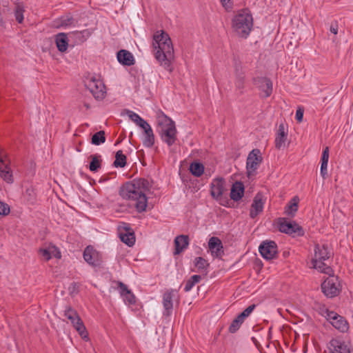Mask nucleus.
<instances>
[{
	"label": "nucleus",
	"mask_w": 353,
	"mask_h": 353,
	"mask_svg": "<svg viewBox=\"0 0 353 353\" xmlns=\"http://www.w3.org/2000/svg\"><path fill=\"white\" fill-rule=\"evenodd\" d=\"M321 289L325 295L328 297L337 296L341 290L338 277L332 274L323 282Z\"/></svg>",
	"instance_id": "39448f33"
},
{
	"label": "nucleus",
	"mask_w": 353,
	"mask_h": 353,
	"mask_svg": "<svg viewBox=\"0 0 353 353\" xmlns=\"http://www.w3.org/2000/svg\"><path fill=\"white\" fill-rule=\"evenodd\" d=\"M38 253L46 261H48L52 257L58 259L61 258V254L59 249L52 243L45 244L43 247L39 249Z\"/></svg>",
	"instance_id": "1a4fd4ad"
},
{
	"label": "nucleus",
	"mask_w": 353,
	"mask_h": 353,
	"mask_svg": "<svg viewBox=\"0 0 353 353\" xmlns=\"http://www.w3.org/2000/svg\"><path fill=\"white\" fill-rule=\"evenodd\" d=\"M235 85L237 89L242 90L245 87V76L243 73L236 74Z\"/></svg>",
	"instance_id": "37998d69"
},
{
	"label": "nucleus",
	"mask_w": 353,
	"mask_h": 353,
	"mask_svg": "<svg viewBox=\"0 0 353 353\" xmlns=\"http://www.w3.org/2000/svg\"><path fill=\"white\" fill-rule=\"evenodd\" d=\"M118 234L121 241L128 246L131 247L134 244V232L127 223L123 222L122 225L119 226Z\"/></svg>",
	"instance_id": "0eeeda50"
},
{
	"label": "nucleus",
	"mask_w": 353,
	"mask_h": 353,
	"mask_svg": "<svg viewBox=\"0 0 353 353\" xmlns=\"http://www.w3.org/2000/svg\"><path fill=\"white\" fill-rule=\"evenodd\" d=\"M127 114L129 118L141 128H144V126H145L146 124L148 123L146 121L142 119L138 114L131 110H128Z\"/></svg>",
	"instance_id": "72a5a7b5"
},
{
	"label": "nucleus",
	"mask_w": 353,
	"mask_h": 353,
	"mask_svg": "<svg viewBox=\"0 0 353 353\" xmlns=\"http://www.w3.org/2000/svg\"><path fill=\"white\" fill-rule=\"evenodd\" d=\"M117 57L118 61L123 65L131 66L135 63L132 54L126 50H120L117 54Z\"/></svg>",
	"instance_id": "a211bd4d"
},
{
	"label": "nucleus",
	"mask_w": 353,
	"mask_h": 353,
	"mask_svg": "<svg viewBox=\"0 0 353 353\" xmlns=\"http://www.w3.org/2000/svg\"><path fill=\"white\" fill-rule=\"evenodd\" d=\"M225 181L223 178H217L212 181L210 185L211 195L212 197L219 199L224 192Z\"/></svg>",
	"instance_id": "f3484780"
},
{
	"label": "nucleus",
	"mask_w": 353,
	"mask_h": 353,
	"mask_svg": "<svg viewBox=\"0 0 353 353\" xmlns=\"http://www.w3.org/2000/svg\"><path fill=\"white\" fill-rule=\"evenodd\" d=\"M194 265L197 268L199 272H204L205 274H207V269L209 267V263L205 259L196 257L194 259Z\"/></svg>",
	"instance_id": "c9c22d12"
},
{
	"label": "nucleus",
	"mask_w": 353,
	"mask_h": 353,
	"mask_svg": "<svg viewBox=\"0 0 353 353\" xmlns=\"http://www.w3.org/2000/svg\"><path fill=\"white\" fill-rule=\"evenodd\" d=\"M332 253L328 250V247L326 245L316 244L314 249V256L313 259L316 260H328Z\"/></svg>",
	"instance_id": "412c9836"
},
{
	"label": "nucleus",
	"mask_w": 353,
	"mask_h": 353,
	"mask_svg": "<svg viewBox=\"0 0 353 353\" xmlns=\"http://www.w3.org/2000/svg\"><path fill=\"white\" fill-rule=\"evenodd\" d=\"M338 29H339V25L337 21H334L332 23L330 31L333 33L334 34H336L338 33Z\"/></svg>",
	"instance_id": "6e6d98bb"
},
{
	"label": "nucleus",
	"mask_w": 353,
	"mask_h": 353,
	"mask_svg": "<svg viewBox=\"0 0 353 353\" xmlns=\"http://www.w3.org/2000/svg\"><path fill=\"white\" fill-rule=\"evenodd\" d=\"M24 197L29 203H34L36 201V192L32 188H27L24 194Z\"/></svg>",
	"instance_id": "79ce46f5"
},
{
	"label": "nucleus",
	"mask_w": 353,
	"mask_h": 353,
	"mask_svg": "<svg viewBox=\"0 0 353 353\" xmlns=\"http://www.w3.org/2000/svg\"><path fill=\"white\" fill-rule=\"evenodd\" d=\"M76 330L83 340L86 341H88L90 340L88 332L84 324L81 325L80 327H77Z\"/></svg>",
	"instance_id": "a18cd8bd"
},
{
	"label": "nucleus",
	"mask_w": 353,
	"mask_h": 353,
	"mask_svg": "<svg viewBox=\"0 0 353 353\" xmlns=\"http://www.w3.org/2000/svg\"><path fill=\"white\" fill-rule=\"evenodd\" d=\"M14 17L16 19V21L19 23H21L23 21V12H24V8L21 4L17 3L15 6L14 8Z\"/></svg>",
	"instance_id": "4c0bfd02"
},
{
	"label": "nucleus",
	"mask_w": 353,
	"mask_h": 353,
	"mask_svg": "<svg viewBox=\"0 0 353 353\" xmlns=\"http://www.w3.org/2000/svg\"><path fill=\"white\" fill-rule=\"evenodd\" d=\"M255 307V305H251L248 306L243 312H241V316H244L245 318L248 317Z\"/></svg>",
	"instance_id": "5fc2aeb1"
},
{
	"label": "nucleus",
	"mask_w": 353,
	"mask_h": 353,
	"mask_svg": "<svg viewBox=\"0 0 353 353\" xmlns=\"http://www.w3.org/2000/svg\"><path fill=\"white\" fill-rule=\"evenodd\" d=\"M222 6L225 9L226 11H231L233 8L232 0H220Z\"/></svg>",
	"instance_id": "09e8293b"
},
{
	"label": "nucleus",
	"mask_w": 353,
	"mask_h": 353,
	"mask_svg": "<svg viewBox=\"0 0 353 353\" xmlns=\"http://www.w3.org/2000/svg\"><path fill=\"white\" fill-rule=\"evenodd\" d=\"M127 163L126 156L124 155L121 150H119L116 152L115 160L113 165L116 168H123L125 166Z\"/></svg>",
	"instance_id": "f704fd0d"
},
{
	"label": "nucleus",
	"mask_w": 353,
	"mask_h": 353,
	"mask_svg": "<svg viewBox=\"0 0 353 353\" xmlns=\"http://www.w3.org/2000/svg\"><path fill=\"white\" fill-rule=\"evenodd\" d=\"M65 316L71 321V323H74V321H77L78 319H81L77 311L70 307H68L65 310Z\"/></svg>",
	"instance_id": "ea45409f"
},
{
	"label": "nucleus",
	"mask_w": 353,
	"mask_h": 353,
	"mask_svg": "<svg viewBox=\"0 0 353 353\" xmlns=\"http://www.w3.org/2000/svg\"><path fill=\"white\" fill-rule=\"evenodd\" d=\"M174 291L171 290L164 293L163 296V305L165 309L163 314L166 316H168L171 314L172 308H173V303L172 299L174 296Z\"/></svg>",
	"instance_id": "aec40b11"
},
{
	"label": "nucleus",
	"mask_w": 353,
	"mask_h": 353,
	"mask_svg": "<svg viewBox=\"0 0 353 353\" xmlns=\"http://www.w3.org/2000/svg\"><path fill=\"white\" fill-rule=\"evenodd\" d=\"M72 324L74 329L77 330V327H80L83 325V323L81 319H78L77 321H75L74 323H72Z\"/></svg>",
	"instance_id": "13d9d810"
},
{
	"label": "nucleus",
	"mask_w": 353,
	"mask_h": 353,
	"mask_svg": "<svg viewBox=\"0 0 353 353\" xmlns=\"http://www.w3.org/2000/svg\"><path fill=\"white\" fill-rule=\"evenodd\" d=\"M11 12L10 9L7 6H4V8L0 10V26H3L5 24V21L3 20V16L8 13Z\"/></svg>",
	"instance_id": "8fccbe9b"
},
{
	"label": "nucleus",
	"mask_w": 353,
	"mask_h": 353,
	"mask_svg": "<svg viewBox=\"0 0 353 353\" xmlns=\"http://www.w3.org/2000/svg\"><path fill=\"white\" fill-rule=\"evenodd\" d=\"M84 260L90 265L96 267L101 263V258L99 253L91 245L85 248L83 252Z\"/></svg>",
	"instance_id": "ddd939ff"
},
{
	"label": "nucleus",
	"mask_w": 353,
	"mask_h": 353,
	"mask_svg": "<svg viewBox=\"0 0 353 353\" xmlns=\"http://www.w3.org/2000/svg\"><path fill=\"white\" fill-rule=\"evenodd\" d=\"M91 161L90 163L89 169L91 172H97L101 167L102 160L99 154H92L90 157Z\"/></svg>",
	"instance_id": "473e14b6"
},
{
	"label": "nucleus",
	"mask_w": 353,
	"mask_h": 353,
	"mask_svg": "<svg viewBox=\"0 0 353 353\" xmlns=\"http://www.w3.org/2000/svg\"><path fill=\"white\" fill-rule=\"evenodd\" d=\"M287 137L288 134L285 132V126L283 123H281L275 139V147L276 149L280 150L285 147Z\"/></svg>",
	"instance_id": "4be33fe9"
},
{
	"label": "nucleus",
	"mask_w": 353,
	"mask_h": 353,
	"mask_svg": "<svg viewBox=\"0 0 353 353\" xmlns=\"http://www.w3.org/2000/svg\"><path fill=\"white\" fill-rule=\"evenodd\" d=\"M265 201V199L261 193L259 192L255 195L250 210L251 219H255L259 213L262 212Z\"/></svg>",
	"instance_id": "dca6fc26"
},
{
	"label": "nucleus",
	"mask_w": 353,
	"mask_h": 353,
	"mask_svg": "<svg viewBox=\"0 0 353 353\" xmlns=\"http://www.w3.org/2000/svg\"><path fill=\"white\" fill-rule=\"evenodd\" d=\"M259 252L266 260H271L277 254V246L274 241H263L259 246Z\"/></svg>",
	"instance_id": "f8f14e48"
},
{
	"label": "nucleus",
	"mask_w": 353,
	"mask_h": 353,
	"mask_svg": "<svg viewBox=\"0 0 353 353\" xmlns=\"http://www.w3.org/2000/svg\"><path fill=\"white\" fill-rule=\"evenodd\" d=\"M299 203V198L298 196H294L286 205L285 208V213L290 216L294 217L298 210Z\"/></svg>",
	"instance_id": "c85d7f7f"
},
{
	"label": "nucleus",
	"mask_w": 353,
	"mask_h": 353,
	"mask_svg": "<svg viewBox=\"0 0 353 353\" xmlns=\"http://www.w3.org/2000/svg\"><path fill=\"white\" fill-rule=\"evenodd\" d=\"M122 297L123 298L125 303L129 305L134 304L136 302V297L131 291Z\"/></svg>",
	"instance_id": "49530a36"
},
{
	"label": "nucleus",
	"mask_w": 353,
	"mask_h": 353,
	"mask_svg": "<svg viewBox=\"0 0 353 353\" xmlns=\"http://www.w3.org/2000/svg\"><path fill=\"white\" fill-rule=\"evenodd\" d=\"M120 143V141H117V142L116 143V144H118Z\"/></svg>",
	"instance_id": "0e129e2a"
},
{
	"label": "nucleus",
	"mask_w": 353,
	"mask_h": 353,
	"mask_svg": "<svg viewBox=\"0 0 353 353\" xmlns=\"http://www.w3.org/2000/svg\"><path fill=\"white\" fill-rule=\"evenodd\" d=\"M152 187L150 181L143 178L135 179L125 183L119 190V195L124 199L131 200L139 212L145 210L148 205L146 192Z\"/></svg>",
	"instance_id": "f257e3e1"
},
{
	"label": "nucleus",
	"mask_w": 353,
	"mask_h": 353,
	"mask_svg": "<svg viewBox=\"0 0 353 353\" xmlns=\"http://www.w3.org/2000/svg\"><path fill=\"white\" fill-rule=\"evenodd\" d=\"M188 244L189 238L187 235H179L176 236L174 239L175 250L174 254H179L187 248Z\"/></svg>",
	"instance_id": "393cba45"
},
{
	"label": "nucleus",
	"mask_w": 353,
	"mask_h": 353,
	"mask_svg": "<svg viewBox=\"0 0 353 353\" xmlns=\"http://www.w3.org/2000/svg\"><path fill=\"white\" fill-rule=\"evenodd\" d=\"M74 19L71 14H67L64 16H62L60 18V24L61 26H74Z\"/></svg>",
	"instance_id": "a19ab883"
},
{
	"label": "nucleus",
	"mask_w": 353,
	"mask_h": 353,
	"mask_svg": "<svg viewBox=\"0 0 353 353\" xmlns=\"http://www.w3.org/2000/svg\"><path fill=\"white\" fill-rule=\"evenodd\" d=\"M10 211V206L7 203L0 201V215H7Z\"/></svg>",
	"instance_id": "de8ad7c7"
},
{
	"label": "nucleus",
	"mask_w": 353,
	"mask_h": 353,
	"mask_svg": "<svg viewBox=\"0 0 353 353\" xmlns=\"http://www.w3.org/2000/svg\"><path fill=\"white\" fill-rule=\"evenodd\" d=\"M263 157L259 149H253L247 157L246 174L248 178L256 175V170L263 161Z\"/></svg>",
	"instance_id": "20e7f679"
},
{
	"label": "nucleus",
	"mask_w": 353,
	"mask_h": 353,
	"mask_svg": "<svg viewBox=\"0 0 353 353\" xmlns=\"http://www.w3.org/2000/svg\"><path fill=\"white\" fill-rule=\"evenodd\" d=\"M276 228L280 232L288 234L303 235V231L296 222H278Z\"/></svg>",
	"instance_id": "9b49d317"
},
{
	"label": "nucleus",
	"mask_w": 353,
	"mask_h": 353,
	"mask_svg": "<svg viewBox=\"0 0 353 353\" xmlns=\"http://www.w3.org/2000/svg\"><path fill=\"white\" fill-rule=\"evenodd\" d=\"M132 137V132L130 133L129 137L131 138Z\"/></svg>",
	"instance_id": "e2e57ef3"
},
{
	"label": "nucleus",
	"mask_w": 353,
	"mask_h": 353,
	"mask_svg": "<svg viewBox=\"0 0 353 353\" xmlns=\"http://www.w3.org/2000/svg\"><path fill=\"white\" fill-rule=\"evenodd\" d=\"M331 353H350V349L345 342L338 339H332L330 343Z\"/></svg>",
	"instance_id": "5701e85b"
},
{
	"label": "nucleus",
	"mask_w": 353,
	"mask_h": 353,
	"mask_svg": "<svg viewBox=\"0 0 353 353\" xmlns=\"http://www.w3.org/2000/svg\"><path fill=\"white\" fill-rule=\"evenodd\" d=\"M79 285L77 283H72L69 288L70 294L72 295L77 294L79 292Z\"/></svg>",
	"instance_id": "603ef678"
},
{
	"label": "nucleus",
	"mask_w": 353,
	"mask_h": 353,
	"mask_svg": "<svg viewBox=\"0 0 353 353\" xmlns=\"http://www.w3.org/2000/svg\"><path fill=\"white\" fill-rule=\"evenodd\" d=\"M189 170L193 176L199 177L204 172V166L200 162L194 161L190 165Z\"/></svg>",
	"instance_id": "2f4dec72"
},
{
	"label": "nucleus",
	"mask_w": 353,
	"mask_h": 353,
	"mask_svg": "<svg viewBox=\"0 0 353 353\" xmlns=\"http://www.w3.org/2000/svg\"><path fill=\"white\" fill-rule=\"evenodd\" d=\"M233 31L239 37L246 39L252 28L253 17L248 9L240 10L232 19Z\"/></svg>",
	"instance_id": "7ed1b4c3"
},
{
	"label": "nucleus",
	"mask_w": 353,
	"mask_h": 353,
	"mask_svg": "<svg viewBox=\"0 0 353 353\" xmlns=\"http://www.w3.org/2000/svg\"><path fill=\"white\" fill-rule=\"evenodd\" d=\"M208 246L213 256L220 257L223 253L222 243L217 237H211L208 242Z\"/></svg>",
	"instance_id": "6ab92c4d"
},
{
	"label": "nucleus",
	"mask_w": 353,
	"mask_h": 353,
	"mask_svg": "<svg viewBox=\"0 0 353 353\" xmlns=\"http://www.w3.org/2000/svg\"><path fill=\"white\" fill-rule=\"evenodd\" d=\"M142 129L145 134V138L143 141V145L147 148H152L154 144V134L151 126L149 123H147Z\"/></svg>",
	"instance_id": "cd10ccee"
},
{
	"label": "nucleus",
	"mask_w": 353,
	"mask_h": 353,
	"mask_svg": "<svg viewBox=\"0 0 353 353\" xmlns=\"http://www.w3.org/2000/svg\"><path fill=\"white\" fill-rule=\"evenodd\" d=\"M201 279V276L200 275H193L191 276V278L187 281L185 285V291L188 292L190 291L193 286L199 283Z\"/></svg>",
	"instance_id": "58836bf2"
},
{
	"label": "nucleus",
	"mask_w": 353,
	"mask_h": 353,
	"mask_svg": "<svg viewBox=\"0 0 353 353\" xmlns=\"http://www.w3.org/2000/svg\"><path fill=\"white\" fill-rule=\"evenodd\" d=\"M152 46L154 57L165 70L172 71V61L174 59V51L172 40L163 30L157 31L153 36Z\"/></svg>",
	"instance_id": "f03ea898"
},
{
	"label": "nucleus",
	"mask_w": 353,
	"mask_h": 353,
	"mask_svg": "<svg viewBox=\"0 0 353 353\" xmlns=\"http://www.w3.org/2000/svg\"><path fill=\"white\" fill-rule=\"evenodd\" d=\"M325 261L326 260L316 261V259H312V267L314 269L317 270L319 272L330 276L332 274H333V270L328 265L326 264V263L325 262Z\"/></svg>",
	"instance_id": "a878e982"
},
{
	"label": "nucleus",
	"mask_w": 353,
	"mask_h": 353,
	"mask_svg": "<svg viewBox=\"0 0 353 353\" xmlns=\"http://www.w3.org/2000/svg\"><path fill=\"white\" fill-rule=\"evenodd\" d=\"M245 317L244 316H241V313L240 314H239L237 316L236 318H235V319L241 325L244 320H245Z\"/></svg>",
	"instance_id": "bf43d9fd"
},
{
	"label": "nucleus",
	"mask_w": 353,
	"mask_h": 353,
	"mask_svg": "<svg viewBox=\"0 0 353 353\" xmlns=\"http://www.w3.org/2000/svg\"><path fill=\"white\" fill-rule=\"evenodd\" d=\"M115 283L117 285V288L119 290V293L121 296H125L131 291L128 289V286L121 281H116Z\"/></svg>",
	"instance_id": "c03bdc74"
},
{
	"label": "nucleus",
	"mask_w": 353,
	"mask_h": 353,
	"mask_svg": "<svg viewBox=\"0 0 353 353\" xmlns=\"http://www.w3.org/2000/svg\"><path fill=\"white\" fill-rule=\"evenodd\" d=\"M304 109L303 108H298L296 112V119L298 122H301L303 118Z\"/></svg>",
	"instance_id": "864d4df0"
},
{
	"label": "nucleus",
	"mask_w": 353,
	"mask_h": 353,
	"mask_svg": "<svg viewBox=\"0 0 353 353\" xmlns=\"http://www.w3.org/2000/svg\"><path fill=\"white\" fill-rule=\"evenodd\" d=\"M241 325L234 319L229 327V332L231 333L236 332L239 329Z\"/></svg>",
	"instance_id": "3c124183"
},
{
	"label": "nucleus",
	"mask_w": 353,
	"mask_h": 353,
	"mask_svg": "<svg viewBox=\"0 0 353 353\" xmlns=\"http://www.w3.org/2000/svg\"><path fill=\"white\" fill-rule=\"evenodd\" d=\"M0 176L8 183L13 182V175L9 165V161L3 154V150L0 148Z\"/></svg>",
	"instance_id": "6e6552de"
},
{
	"label": "nucleus",
	"mask_w": 353,
	"mask_h": 353,
	"mask_svg": "<svg viewBox=\"0 0 353 353\" xmlns=\"http://www.w3.org/2000/svg\"><path fill=\"white\" fill-rule=\"evenodd\" d=\"M327 318L330 320L331 324L336 329L342 332H345L348 330V323L343 316L337 314L334 312H330L327 314Z\"/></svg>",
	"instance_id": "2eb2a0df"
},
{
	"label": "nucleus",
	"mask_w": 353,
	"mask_h": 353,
	"mask_svg": "<svg viewBox=\"0 0 353 353\" xmlns=\"http://www.w3.org/2000/svg\"><path fill=\"white\" fill-rule=\"evenodd\" d=\"M329 159V148L327 146L325 147L322 153L321 156V174L323 176V178H325L327 175V166Z\"/></svg>",
	"instance_id": "7c9ffc66"
},
{
	"label": "nucleus",
	"mask_w": 353,
	"mask_h": 353,
	"mask_svg": "<svg viewBox=\"0 0 353 353\" xmlns=\"http://www.w3.org/2000/svg\"><path fill=\"white\" fill-rule=\"evenodd\" d=\"M105 134L103 130H100L96 133H94L91 139V143L93 145H99L101 143H105Z\"/></svg>",
	"instance_id": "e433bc0d"
},
{
	"label": "nucleus",
	"mask_w": 353,
	"mask_h": 353,
	"mask_svg": "<svg viewBox=\"0 0 353 353\" xmlns=\"http://www.w3.org/2000/svg\"><path fill=\"white\" fill-rule=\"evenodd\" d=\"M157 121L160 130L168 129L171 127L172 123H175L171 118L165 114L162 111H159L157 113Z\"/></svg>",
	"instance_id": "bb28decb"
},
{
	"label": "nucleus",
	"mask_w": 353,
	"mask_h": 353,
	"mask_svg": "<svg viewBox=\"0 0 353 353\" xmlns=\"http://www.w3.org/2000/svg\"><path fill=\"white\" fill-rule=\"evenodd\" d=\"M253 83L262 92V97L267 98L270 97L272 92V82L267 77H258L253 79Z\"/></svg>",
	"instance_id": "9d476101"
},
{
	"label": "nucleus",
	"mask_w": 353,
	"mask_h": 353,
	"mask_svg": "<svg viewBox=\"0 0 353 353\" xmlns=\"http://www.w3.org/2000/svg\"><path fill=\"white\" fill-rule=\"evenodd\" d=\"M85 87L96 99H103L105 94V86L103 81L95 77L87 79Z\"/></svg>",
	"instance_id": "423d86ee"
},
{
	"label": "nucleus",
	"mask_w": 353,
	"mask_h": 353,
	"mask_svg": "<svg viewBox=\"0 0 353 353\" xmlns=\"http://www.w3.org/2000/svg\"><path fill=\"white\" fill-rule=\"evenodd\" d=\"M77 33L82 35V37L84 39L83 41L86 40L91 35V32L89 30H83L81 32H77Z\"/></svg>",
	"instance_id": "4d7b16f0"
},
{
	"label": "nucleus",
	"mask_w": 353,
	"mask_h": 353,
	"mask_svg": "<svg viewBox=\"0 0 353 353\" xmlns=\"http://www.w3.org/2000/svg\"><path fill=\"white\" fill-rule=\"evenodd\" d=\"M55 43L59 51L63 52L68 47V39L65 33H59L55 37Z\"/></svg>",
	"instance_id": "c756f323"
},
{
	"label": "nucleus",
	"mask_w": 353,
	"mask_h": 353,
	"mask_svg": "<svg viewBox=\"0 0 353 353\" xmlns=\"http://www.w3.org/2000/svg\"><path fill=\"white\" fill-rule=\"evenodd\" d=\"M84 106L85 107L86 109H90V105L88 103H84Z\"/></svg>",
	"instance_id": "052dcab7"
},
{
	"label": "nucleus",
	"mask_w": 353,
	"mask_h": 353,
	"mask_svg": "<svg viewBox=\"0 0 353 353\" xmlns=\"http://www.w3.org/2000/svg\"><path fill=\"white\" fill-rule=\"evenodd\" d=\"M159 133L162 140L168 145L172 146L174 145L177 140V130L175 126V123H172L171 127L165 130H159Z\"/></svg>",
	"instance_id": "4468645a"
},
{
	"label": "nucleus",
	"mask_w": 353,
	"mask_h": 353,
	"mask_svg": "<svg viewBox=\"0 0 353 353\" xmlns=\"http://www.w3.org/2000/svg\"><path fill=\"white\" fill-rule=\"evenodd\" d=\"M276 221H287L286 220V218H278Z\"/></svg>",
	"instance_id": "680f3d73"
},
{
	"label": "nucleus",
	"mask_w": 353,
	"mask_h": 353,
	"mask_svg": "<svg viewBox=\"0 0 353 353\" xmlns=\"http://www.w3.org/2000/svg\"><path fill=\"white\" fill-rule=\"evenodd\" d=\"M245 187L241 181H236L233 183L231 192L230 198L234 201H239L243 196Z\"/></svg>",
	"instance_id": "b1692460"
}]
</instances>
